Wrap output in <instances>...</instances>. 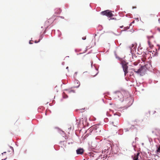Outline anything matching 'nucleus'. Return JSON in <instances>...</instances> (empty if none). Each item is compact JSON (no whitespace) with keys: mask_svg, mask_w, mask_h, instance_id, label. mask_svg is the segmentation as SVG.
<instances>
[{"mask_svg":"<svg viewBox=\"0 0 160 160\" xmlns=\"http://www.w3.org/2000/svg\"><path fill=\"white\" fill-rule=\"evenodd\" d=\"M101 14L102 15L106 16L109 18L112 17L113 14L112 13V11L109 10H107L101 12Z\"/></svg>","mask_w":160,"mask_h":160,"instance_id":"1","label":"nucleus"},{"mask_svg":"<svg viewBox=\"0 0 160 160\" xmlns=\"http://www.w3.org/2000/svg\"><path fill=\"white\" fill-rule=\"evenodd\" d=\"M143 68L142 66H141L138 69L137 71H136L135 69L134 68H133L132 70L133 71L137 73L140 74L141 76H143L145 73V70L143 69Z\"/></svg>","mask_w":160,"mask_h":160,"instance_id":"2","label":"nucleus"},{"mask_svg":"<svg viewBox=\"0 0 160 160\" xmlns=\"http://www.w3.org/2000/svg\"><path fill=\"white\" fill-rule=\"evenodd\" d=\"M113 94H117V97L119 99V100L121 101L122 102L123 101V96L120 91H115L113 92Z\"/></svg>","mask_w":160,"mask_h":160,"instance_id":"3","label":"nucleus"},{"mask_svg":"<svg viewBox=\"0 0 160 160\" xmlns=\"http://www.w3.org/2000/svg\"><path fill=\"white\" fill-rule=\"evenodd\" d=\"M138 126L137 124L132 125L129 129L128 128H125L124 129L125 132H127L129 130H131L132 132L135 131L137 132L138 130Z\"/></svg>","mask_w":160,"mask_h":160,"instance_id":"4","label":"nucleus"},{"mask_svg":"<svg viewBox=\"0 0 160 160\" xmlns=\"http://www.w3.org/2000/svg\"><path fill=\"white\" fill-rule=\"evenodd\" d=\"M120 64L122 65V67L123 68V71L124 73L125 76L126 75V74L128 73V66L125 64L122 63H120Z\"/></svg>","mask_w":160,"mask_h":160,"instance_id":"5","label":"nucleus"},{"mask_svg":"<svg viewBox=\"0 0 160 160\" xmlns=\"http://www.w3.org/2000/svg\"><path fill=\"white\" fill-rule=\"evenodd\" d=\"M111 149L113 151L115 154H117L119 151V148L117 144H115L113 147H111Z\"/></svg>","mask_w":160,"mask_h":160,"instance_id":"6","label":"nucleus"},{"mask_svg":"<svg viewBox=\"0 0 160 160\" xmlns=\"http://www.w3.org/2000/svg\"><path fill=\"white\" fill-rule=\"evenodd\" d=\"M84 152V149L81 148H78L76 150V153L78 155H82Z\"/></svg>","mask_w":160,"mask_h":160,"instance_id":"7","label":"nucleus"},{"mask_svg":"<svg viewBox=\"0 0 160 160\" xmlns=\"http://www.w3.org/2000/svg\"><path fill=\"white\" fill-rule=\"evenodd\" d=\"M143 69L145 70V72L146 70H148L150 69V68L152 67V65L150 63H148L147 64H146L145 65L142 66Z\"/></svg>","mask_w":160,"mask_h":160,"instance_id":"8","label":"nucleus"},{"mask_svg":"<svg viewBox=\"0 0 160 160\" xmlns=\"http://www.w3.org/2000/svg\"><path fill=\"white\" fill-rule=\"evenodd\" d=\"M107 155H101L98 157L96 160H105L107 159Z\"/></svg>","mask_w":160,"mask_h":160,"instance_id":"9","label":"nucleus"},{"mask_svg":"<svg viewBox=\"0 0 160 160\" xmlns=\"http://www.w3.org/2000/svg\"><path fill=\"white\" fill-rule=\"evenodd\" d=\"M136 45H135L134 44H132L129 47L130 49V52L132 54L133 52H132V51H133L134 50L135 51L136 50L137 48V44L136 43Z\"/></svg>","mask_w":160,"mask_h":160,"instance_id":"10","label":"nucleus"},{"mask_svg":"<svg viewBox=\"0 0 160 160\" xmlns=\"http://www.w3.org/2000/svg\"><path fill=\"white\" fill-rule=\"evenodd\" d=\"M74 82L75 83H76L77 84H78V86H75L74 88H78L80 86V83L79 81L76 79H75Z\"/></svg>","mask_w":160,"mask_h":160,"instance_id":"11","label":"nucleus"},{"mask_svg":"<svg viewBox=\"0 0 160 160\" xmlns=\"http://www.w3.org/2000/svg\"><path fill=\"white\" fill-rule=\"evenodd\" d=\"M55 10L56 13H57V14H59L62 12V10L60 8H57Z\"/></svg>","mask_w":160,"mask_h":160,"instance_id":"12","label":"nucleus"},{"mask_svg":"<svg viewBox=\"0 0 160 160\" xmlns=\"http://www.w3.org/2000/svg\"><path fill=\"white\" fill-rule=\"evenodd\" d=\"M114 53L116 58L118 59L119 60H121V58L117 56L116 51L114 52Z\"/></svg>","mask_w":160,"mask_h":160,"instance_id":"13","label":"nucleus"},{"mask_svg":"<svg viewBox=\"0 0 160 160\" xmlns=\"http://www.w3.org/2000/svg\"><path fill=\"white\" fill-rule=\"evenodd\" d=\"M99 125V124L96 125V126H94L93 127V130H97V129L98 128V127Z\"/></svg>","mask_w":160,"mask_h":160,"instance_id":"14","label":"nucleus"},{"mask_svg":"<svg viewBox=\"0 0 160 160\" xmlns=\"http://www.w3.org/2000/svg\"><path fill=\"white\" fill-rule=\"evenodd\" d=\"M62 97L63 98L65 99L68 98V96L67 94H65V93L64 92H63V93Z\"/></svg>","mask_w":160,"mask_h":160,"instance_id":"15","label":"nucleus"},{"mask_svg":"<svg viewBox=\"0 0 160 160\" xmlns=\"http://www.w3.org/2000/svg\"><path fill=\"white\" fill-rule=\"evenodd\" d=\"M55 128L57 129L59 132H64V131H63L61 128L58 127H55Z\"/></svg>","mask_w":160,"mask_h":160,"instance_id":"16","label":"nucleus"},{"mask_svg":"<svg viewBox=\"0 0 160 160\" xmlns=\"http://www.w3.org/2000/svg\"><path fill=\"white\" fill-rule=\"evenodd\" d=\"M156 152L157 153H160V146L157 147Z\"/></svg>","mask_w":160,"mask_h":160,"instance_id":"17","label":"nucleus"},{"mask_svg":"<svg viewBox=\"0 0 160 160\" xmlns=\"http://www.w3.org/2000/svg\"><path fill=\"white\" fill-rule=\"evenodd\" d=\"M129 28V27H125L124 28V29L122 30L121 32H122V31H126L127 29H128Z\"/></svg>","mask_w":160,"mask_h":160,"instance_id":"18","label":"nucleus"},{"mask_svg":"<svg viewBox=\"0 0 160 160\" xmlns=\"http://www.w3.org/2000/svg\"><path fill=\"white\" fill-rule=\"evenodd\" d=\"M116 115H117L118 117H120L121 115V114L120 113H119V112L115 113L114 114V116H116Z\"/></svg>","mask_w":160,"mask_h":160,"instance_id":"19","label":"nucleus"},{"mask_svg":"<svg viewBox=\"0 0 160 160\" xmlns=\"http://www.w3.org/2000/svg\"><path fill=\"white\" fill-rule=\"evenodd\" d=\"M147 38L148 39V40H149L151 38H153V35L147 36Z\"/></svg>","mask_w":160,"mask_h":160,"instance_id":"20","label":"nucleus"},{"mask_svg":"<svg viewBox=\"0 0 160 160\" xmlns=\"http://www.w3.org/2000/svg\"><path fill=\"white\" fill-rule=\"evenodd\" d=\"M114 94V96L112 97V98H113V99H117V98H118L117 97V94Z\"/></svg>","mask_w":160,"mask_h":160,"instance_id":"21","label":"nucleus"},{"mask_svg":"<svg viewBox=\"0 0 160 160\" xmlns=\"http://www.w3.org/2000/svg\"><path fill=\"white\" fill-rule=\"evenodd\" d=\"M104 121L105 122H107L108 121V118H105L104 119Z\"/></svg>","mask_w":160,"mask_h":160,"instance_id":"22","label":"nucleus"},{"mask_svg":"<svg viewBox=\"0 0 160 160\" xmlns=\"http://www.w3.org/2000/svg\"><path fill=\"white\" fill-rule=\"evenodd\" d=\"M148 43L149 46V47L151 48V42H150V41H149V40H148Z\"/></svg>","mask_w":160,"mask_h":160,"instance_id":"23","label":"nucleus"},{"mask_svg":"<svg viewBox=\"0 0 160 160\" xmlns=\"http://www.w3.org/2000/svg\"><path fill=\"white\" fill-rule=\"evenodd\" d=\"M43 35H40V37H39V40H40V41L42 39V38H43Z\"/></svg>","mask_w":160,"mask_h":160,"instance_id":"24","label":"nucleus"},{"mask_svg":"<svg viewBox=\"0 0 160 160\" xmlns=\"http://www.w3.org/2000/svg\"><path fill=\"white\" fill-rule=\"evenodd\" d=\"M77 73H78L77 72H75V73H74V75H73V78H75V79H76L75 78V77L76 76V75H77Z\"/></svg>","mask_w":160,"mask_h":160,"instance_id":"25","label":"nucleus"},{"mask_svg":"<svg viewBox=\"0 0 160 160\" xmlns=\"http://www.w3.org/2000/svg\"><path fill=\"white\" fill-rule=\"evenodd\" d=\"M152 133L154 135L157 136V134H156V133L154 131H152Z\"/></svg>","mask_w":160,"mask_h":160,"instance_id":"26","label":"nucleus"},{"mask_svg":"<svg viewBox=\"0 0 160 160\" xmlns=\"http://www.w3.org/2000/svg\"><path fill=\"white\" fill-rule=\"evenodd\" d=\"M148 140L149 141V142H152V139L151 138H149V137H148Z\"/></svg>","mask_w":160,"mask_h":160,"instance_id":"27","label":"nucleus"},{"mask_svg":"<svg viewBox=\"0 0 160 160\" xmlns=\"http://www.w3.org/2000/svg\"><path fill=\"white\" fill-rule=\"evenodd\" d=\"M112 32L113 34H114V35H116V36H119V35L121 34V32L120 33V34H116L115 33H114V32Z\"/></svg>","mask_w":160,"mask_h":160,"instance_id":"28","label":"nucleus"},{"mask_svg":"<svg viewBox=\"0 0 160 160\" xmlns=\"http://www.w3.org/2000/svg\"><path fill=\"white\" fill-rule=\"evenodd\" d=\"M71 92H72L73 93H75V91L74 90H71L69 91V93H71Z\"/></svg>","mask_w":160,"mask_h":160,"instance_id":"29","label":"nucleus"},{"mask_svg":"<svg viewBox=\"0 0 160 160\" xmlns=\"http://www.w3.org/2000/svg\"><path fill=\"white\" fill-rule=\"evenodd\" d=\"M139 153H137V155L135 157L136 158H138V156H139Z\"/></svg>","mask_w":160,"mask_h":160,"instance_id":"30","label":"nucleus"},{"mask_svg":"<svg viewBox=\"0 0 160 160\" xmlns=\"http://www.w3.org/2000/svg\"><path fill=\"white\" fill-rule=\"evenodd\" d=\"M61 34H62V33H61V32H60L58 33V36L60 37L61 36Z\"/></svg>","mask_w":160,"mask_h":160,"instance_id":"31","label":"nucleus"},{"mask_svg":"<svg viewBox=\"0 0 160 160\" xmlns=\"http://www.w3.org/2000/svg\"><path fill=\"white\" fill-rule=\"evenodd\" d=\"M138 158L135 157L133 159V160H138Z\"/></svg>","mask_w":160,"mask_h":160,"instance_id":"32","label":"nucleus"},{"mask_svg":"<svg viewBox=\"0 0 160 160\" xmlns=\"http://www.w3.org/2000/svg\"><path fill=\"white\" fill-rule=\"evenodd\" d=\"M134 142H133L132 143V145L133 147V148H134V149L135 151V146L134 145H133V144L134 143Z\"/></svg>","mask_w":160,"mask_h":160,"instance_id":"33","label":"nucleus"},{"mask_svg":"<svg viewBox=\"0 0 160 160\" xmlns=\"http://www.w3.org/2000/svg\"><path fill=\"white\" fill-rule=\"evenodd\" d=\"M133 101L130 104H128V107H129L130 106H131L132 104V102H133Z\"/></svg>","mask_w":160,"mask_h":160,"instance_id":"34","label":"nucleus"},{"mask_svg":"<svg viewBox=\"0 0 160 160\" xmlns=\"http://www.w3.org/2000/svg\"><path fill=\"white\" fill-rule=\"evenodd\" d=\"M40 42V40H38V41H35V42H34L35 43H38L39 42Z\"/></svg>","mask_w":160,"mask_h":160,"instance_id":"35","label":"nucleus"},{"mask_svg":"<svg viewBox=\"0 0 160 160\" xmlns=\"http://www.w3.org/2000/svg\"><path fill=\"white\" fill-rule=\"evenodd\" d=\"M107 116H109V117H110L111 116V115H110V114H108V112H107Z\"/></svg>","mask_w":160,"mask_h":160,"instance_id":"36","label":"nucleus"},{"mask_svg":"<svg viewBox=\"0 0 160 160\" xmlns=\"http://www.w3.org/2000/svg\"><path fill=\"white\" fill-rule=\"evenodd\" d=\"M86 37H83L82 38V39L83 40H85V39H86Z\"/></svg>","mask_w":160,"mask_h":160,"instance_id":"37","label":"nucleus"},{"mask_svg":"<svg viewBox=\"0 0 160 160\" xmlns=\"http://www.w3.org/2000/svg\"><path fill=\"white\" fill-rule=\"evenodd\" d=\"M111 122V124L113 126H116V125H113V123H114L113 122Z\"/></svg>","mask_w":160,"mask_h":160,"instance_id":"38","label":"nucleus"},{"mask_svg":"<svg viewBox=\"0 0 160 160\" xmlns=\"http://www.w3.org/2000/svg\"><path fill=\"white\" fill-rule=\"evenodd\" d=\"M10 148H11V149L13 151H14V149L12 147V146H10Z\"/></svg>","mask_w":160,"mask_h":160,"instance_id":"39","label":"nucleus"},{"mask_svg":"<svg viewBox=\"0 0 160 160\" xmlns=\"http://www.w3.org/2000/svg\"><path fill=\"white\" fill-rule=\"evenodd\" d=\"M111 19H112V20H116V18H111Z\"/></svg>","mask_w":160,"mask_h":160,"instance_id":"40","label":"nucleus"},{"mask_svg":"<svg viewBox=\"0 0 160 160\" xmlns=\"http://www.w3.org/2000/svg\"><path fill=\"white\" fill-rule=\"evenodd\" d=\"M29 44H32L33 43L32 42H31V40H30L29 41Z\"/></svg>","mask_w":160,"mask_h":160,"instance_id":"41","label":"nucleus"},{"mask_svg":"<svg viewBox=\"0 0 160 160\" xmlns=\"http://www.w3.org/2000/svg\"><path fill=\"white\" fill-rule=\"evenodd\" d=\"M138 138L137 137H136V138H135V140L136 141H137V140L138 141Z\"/></svg>","mask_w":160,"mask_h":160,"instance_id":"42","label":"nucleus"},{"mask_svg":"<svg viewBox=\"0 0 160 160\" xmlns=\"http://www.w3.org/2000/svg\"><path fill=\"white\" fill-rule=\"evenodd\" d=\"M98 72L97 73H96V74L95 75H94V77H95L96 75H98Z\"/></svg>","mask_w":160,"mask_h":160,"instance_id":"43","label":"nucleus"},{"mask_svg":"<svg viewBox=\"0 0 160 160\" xmlns=\"http://www.w3.org/2000/svg\"><path fill=\"white\" fill-rule=\"evenodd\" d=\"M136 7H134V6H133L132 7V9H134V8H136Z\"/></svg>","mask_w":160,"mask_h":160,"instance_id":"44","label":"nucleus"},{"mask_svg":"<svg viewBox=\"0 0 160 160\" xmlns=\"http://www.w3.org/2000/svg\"><path fill=\"white\" fill-rule=\"evenodd\" d=\"M60 18H62V19H64V17L63 16H60L59 17Z\"/></svg>","mask_w":160,"mask_h":160,"instance_id":"45","label":"nucleus"},{"mask_svg":"<svg viewBox=\"0 0 160 160\" xmlns=\"http://www.w3.org/2000/svg\"><path fill=\"white\" fill-rule=\"evenodd\" d=\"M135 22V21L133 20L132 21V22L131 23V24H133Z\"/></svg>","mask_w":160,"mask_h":160,"instance_id":"46","label":"nucleus"},{"mask_svg":"<svg viewBox=\"0 0 160 160\" xmlns=\"http://www.w3.org/2000/svg\"><path fill=\"white\" fill-rule=\"evenodd\" d=\"M135 19L136 20H137L138 21V18H135Z\"/></svg>","mask_w":160,"mask_h":160,"instance_id":"47","label":"nucleus"},{"mask_svg":"<svg viewBox=\"0 0 160 160\" xmlns=\"http://www.w3.org/2000/svg\"><path fill=\"white\" fill-rule=\"evenodd\" d=\"M157 30L159 32H160V28H157Z\"/></svg>","mask_w":160,"mask_h":160,"instance_id":"48","label":"nucleus"},{"mask_svg":"<svg viewBox=\"0 0 160 160\" xmlns=\"http://www.w3.org/2000/svg\"><path fill=\"white\" fill-rule=\"evenodd\" d=\"M145 53L146 54H148V53L147 52H145Z\"/></svg>","mask_w":160,"mask_h":160,"instance_id":"49","label":"nucleus"},{"mask_svg":"<svg viewBox=\"0 0 160 160\" xmlns=\"http://www.w3.org/2000/svg\"><path fill=\"white\" fill-rule=\"evenodd\" d=\"M95 69L96 70L98 71V68H96V67H95Z\"/></svg>","mask_w":160,"mask_h":160,"instance_id":"50","label":"nucleus"},{"mask_svg":"<svg viewBox=\"0 0 160 160\" xmlns=\"http://www.w3.org/2000/svg\"><path fill=\"white\" fill-rule=\"evenodd\" d=\"M123 26H121L120 27V28H123Z\"/></svg>","mask_w":160,"mask_h":160,"instance_id":"51","label":"nucleus"},{"mask_svg":"<svg viewBox=\"0 0 160 160\" xmlns=\"http://www.w3.org/2000/svg\"><path fill=\"white\" fill-rule=\"evenodd\" d=\"M66 69H68V67H66Z\"/></svg>","mask_w":160,"mask_h":160,"instance_id":"52","label":"nucleus"},{"mask_svg":"<svg viewBox=\"0 0 160 160\" xmlns=\"http://www.w3.org/2000/svg\"><path fill=\"white\" fill-rule=\"evenodd\" d=\"M91 67L92 68V63L91 62Z\"/></svg>","mask_w":160,"mask_h":160,"instance_id":"53","label":"nucleus"},{"mask_svg":"<svg viewBox=\"0 0 160 160\" xmlns=\"http://www.w3.org/2000/svg\"><path fill=\"white\" fill-rule=\"evenodd\" d=\"M157 46H158V47H160V45L159 44H157Z\"/></svg>","mask_w":160,"mask_h":160,"instance_id":"54","label":"nucleus"},{"mask_svg":"<svg viewBox=\"0 0 160 160\" xmlns=\"http://www.w3.org/2000/svg\"><path fill=\"white\" fill-rule=\"evenodd\" d=\"M118 121H119V120H118V119H117V123H118Z\"/></svg>","mask_w":160,"mask_h":160,"instance_id":"55","label":"nucleus"},{"mask_svg":"<svg viewBox=\"0 0 160 160\" xmlns=\"http://www.w3.org/2000/svg\"><path fill=\"white\" fill-rule=\"evenodd\" d=\"M64 62H62V65H64Z\"/></svg>","mask_w":160,"mask_h":160,"instance_id":"56","label":"nucleus"},{"mask_svg":"<svg viewBox=\"0 0 160 160\" xmlns=\"http://www.w3.org/2000/svg\"><path fill=\"white\" fill-rule=\"evenodd\" d=\"M7 159V158L4 159H2V160H6Z\"/></svg>","mask_w":160,"mask_h":160,"instance_id":"57","label":"nucleus"},{"mask_svg":"<svg viewBox=\"0 0 160 160\" xmlns=\"http://www.w3.org/2000/svg\"><path fill=\"white\" fill-rule=\"evenodd\" d=\"M158 21L159 22H160V18H159L158 19Z\"/></svg>","mask_w":160,"mask_h":160,"instance_id":"58","label":"nucleus"},{"mask_svg":"<svg viewBox=\"0 0 160 160\" xmlns=\"http://www.w3.org/2000/svg\"><path fill=\"white\" fill-rule=\"evenodd\" d=\"M64 142L63 141H60V142L59 143H62V142Z\"/></svg>","mask_w":160,"mask_h":160,"instance_id":"59","label":"nucleus"},{"mask_svg":"<svg viewBox=\"0 0 160 160\" xmlns=\"http://www.w3.org/2000/svg\"><path fill=\"white\" fill-rule=\"evenodd\" d=\"M156 111H154L153 112V114H154L156 112Z\"/></svg>","mask_w":160,"mask_h":160,"instance_id":"60","label":"nucleus"},{"mask_svg":"<svg viewBox=\"0 0 160 160\" xmlns=\"http://www.w3.org/2000/svg\"><path fill=\"white\" fill-rule=\"evenodd\" d=\"M75 52H77V49H75Z\"/></svg>","mask_w":160,"mask_h":160,"instance_id":"61","label":"nucleus"},{"mask_svg":"<svg viewBox=\"0 0 160 160\" xmlns=\"http://www.w3.org/2000/svg\"><path fill=\"white\" fill-rule=\"evenodd\" d=\"M160 49V47H158V50H159Z\"/></svg>","mask_w":160,"mask_h":160,"instance_id":"62","label":"nucleus"},{"mask_svg":"<svg viewBox=\"0 0 160 160\" xmlns=\"http://www.w3.org/2000/svg\"><path fill=\"white\" fill-rule=\"evenodd\" d=\"M126 17H129V16H128V15H127V14H126Z\"/></svg>","mask_w":160,"mask_h":160,"instance_id":"63","label":"nucleus"},{"mask_svg":"<svg viewBox=\"0 0 160 160\" xmlns=\"http://www.w3.org/2000/svg\"><path fill=\"white\" fill-rule=\"evenodd\" d=\"M58 33L60 32L59 30H58Z\"/></svg>","mask_w":160,"mask_h":160,"instance_id":"64","label":"nucleus"}]
</instances>
